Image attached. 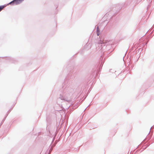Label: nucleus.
Returning a JSON list of instances; mask_svg holds the SVG:
<instances>
[{"mask_svg": "<svg viewBox=\"0 0 154 154\" xmlns=\"http://www.w3.org/2000/svg\"><path fill=\"white\" fill-rule=\"evenodd\" d=\"M72 90V89L68 84L65 83L63 84L59 96L57 99V103H59L60 100L67 102L69 101L70 100L68 97Z\"/></svg>", "mask_w": 154, "mask_h": 154, "instance_id": "1", "label": "nucleus"}, {"mask_svg": "<svg viewBox=\"0 0 154 154\" xmlns=\"http://www.w3.org/2000/svg\"><path fill=\"white\" fill-rule=\"evenodd\" d=\"M106 45V43L104 42L103 41L100 40L96 44V48L97 50H100L104 46H105Z\"/></svg>", "mask_w": 154, "mask_h": 154, "instance_id": "2", "label": "nucleus"}, {"mask_svg": "<svg viewBox=\"0 0 154 154\" xmlns=\"http://www.w3.org/2000/svg\"><path fill=\"white\" fill-rule=\"evenodd\" d=\"M15 4L16 5H18L16 0H13L10 2L8 3L6 5H7V6L9 5H14Z\"/></svg>", "mask_w": 154, "mask_h": 154, "instance_id": "3", "label": "nucleus"}, {"mask_svg": "<svg viewBox=\"0 0 154 154\" xmlns=\"http://www.w3.org/2000/svg\"><path fill=\"white\" fill-rule=\"evenodd\" d=\"M97 36H99L100 34V30L99 27L97 26Z\"/></svg>", "mask_w": 154, "mask_h": 154, "instance_id": "4", "label": "nucleus"}, {"mask_svg": "<svg viewBox=\"0 0 154 154\" xmlns=\"http://www.w3.org/2000/svg\"><path fill=\"white\" fill-rule=\"evenodd\" d=\"M111 12H112L111 11L110 12H109L108 13L106 14H105L104 17H106L108 16V15H109V18H112V16L110 14L111 13Z\"/></svg>", "mask_w": 154, "mask_h": 154, "instance_id": "5", "label": "nucleus"}, {"mask_svg": "<svg viewBox=\"0 0 154 154\" xmlns=\"http://www.w3.org/2000/svg\"><path fill=\"white\" fill-rule=\"evenodd\" d=\"M7 5H2L0 6V12Z\"/></svg>", "mask_w": 154, "mask_h": 154, "instance_id": "6", "label": "nucleus"}, {"mask_svg": "<svg viewBox=\"0 0 154 154\" xmlns=\"http://www.w3.org/2000/svg\"><path fill=\"white\" fill-rule=\"evenodd\" d=\"M124 5H123V4H121V5H117V7H118L120 5V6L119 7V9H120L122 8L124 6Z\"/></svg>", "mask_w": 154, "mask_h": 154, "instance_id": "7", "label": "nucleus"}, {"mask_svg": "<svg viewBox=\"0 0 154 154\" xmlns=\"http://www.w3.org/2000/svg\"><path fill=\"white\" fill-rule=\"evenodd\" d=\"M8 60H9L10 61H11L12 63H14V62L13 61L14 59L13 58L11 57H8Z\"/></svg>", "mask_w": 154, "mask_h": 154, "instance_id": "8", "label": "nucleus"}, {"mask_svg": "<svg viewBox=\"0 0 154 154\" xmlns=\"http://www.w3.org/2000/svg\"><path fill=\"white\" fill-rule=\"evenodd\" d=\"M132 1V0H128V1H127L126 3H125V5H128V4H129L128 3H129V4H130Z\"/></svg>", "mask_w": 154, "mask_h": 154, "instance_id": "9", "label": "nucleus"}, {"mask_svg": "<svg viewBox=\"0 0 154 154\" xmlns=\"http://www.w3.org/2000/svg\"><path fill=\"white\" fill-rule=\"evenodd\" d=\"M18 5H19L24 0H16Z\"/></svg>", "mask_w": 154, "mask_h": 154, "instance_id": "10", "label": "nucleus"}, {"mask_svg": "<svg viewBox=\"0 0 154 154\" xmlns=\"http://www.w3.org/2000/svg\"><path fill=\"white\" fill-rule=\"evenodd\" d=\"M53 146H51L49 150V154H50V153H51V152L52 151L53 149Z\"/></svg>", "mask_w": 154, "mask_h": 154, "instance_id": "11", "label": "nucleus"}, {"mask_svg": "<svg viewBox=\"0 0 154 154\" xmlns=\"http://www.w3.org/2000/svg\"><path fill=\"white\" fill-rule=\"evenodd\" d=\"M8 116V114H7L6 115L5 117L3 119V120L2 121V123L5 119L6 117L7 116Z\"/></svg>", "mask_w": 154, "mask_h": 154, "instance_id": "12", "label": "nucleus"}, {"mask_svg": "<svg viewBox=\"0 0 154 154\" xmlns=\"http://www.w3.org/2000/svg\"><path fill=\"white\" fill-rule=\"evenodd\" d=\"M103 65V64H102V62L101 63V64L100 65V67L99 72L100 71V69H102V67Z\"/></svg>", "mask_w": 154, "mask_h": 154, "instance_id": "13", "label": "nucleus"}, {"mask_svg": "<svg viewBox=\"0 0 154 154\" xmlns=\"http://www.w3.org/2000/svg\"><path fill=\"white\" fill-rule=\"evenodd\" d=\"M149 144H147L146 145H145V147L144 148L145 149H146V148H147L148 146H149Z\"/></svg>", "mask_w": 154, "mask_h": 154, "instance_id": "14", "label": "nucleus"}, {"mask_svg": "<svg viewBox=\"0 0 154 154\" xmlns=\"http://www.w3.org/2000/svg\"><path fill=\"white\" fill-rule=\"evenodd\" d=\"M118 12H119V11H116V13L113 15H116V13L117 14V13H118Z\"/></svg>", "mask_w": 154, "mask_h": 154, "instance_id": "15", "label": "nucleus"}, {"mask_svg": "<svg viewBox=\"0 0 154 154\" xmlns=\"http://www.w3.org/2000/svg\"><path fill=\"white\" fill-rule=\"evenodd\" d=\"M10 110H9L8 112H7V113H7V114H8L9 113V112H10Z\"/></svg>", "mask_w": 154, "mask_h": 154, "instance_id": "16", "label": "nucleus"}, {"mask_svg": "<svg viewBox=\"0 0 154 154\" xmlns=\"http://www.w3.org/2000/svg\"><path fill=\"white\" fill-rule=\"evenodd\" d=\"M41 132H38V135H40L41 134Z\"/></svg>", "mask_w": 154, "mask_h": 154, "instance_id": "17", "label": "nucleus"}, {"mask_svg": "<svg viewBox=\"0 0 154 154\" xmlns=\"http://www.w3.org/2000/svg\"><path fill=\"white\" fill-rule=\"evenodd\" d=\"M147 42H146V43L145 45H146V44H147Z\"/></svg>", "mask_w": 154, "mask_h": 154, "instance_id": "18", "label": "nucleus"}, {"mask_svg": "<svg viewBox=\"0 0 154 154\" xmlns=\"http://www.w3.org/2000/svg\"><path fill=\"white\" fill-rule=\"evenodd\" d=\"M2 124V123H1V124H0V125H1Z\"/></svg>", "mask_w": 154, "mask_h": 154, "instance_id": "19", "label": "nucleus"}, {"mask_svg": "<svg viewBox=\"0 0 154 154\" xmlns=\"http://www.w3.org/2000/svg\"><path fill=\"white\" fill-rule=\"evenodd\" d=\"M148 8H149V6L147 7V9Z\"/></svg>", "mask_w": 154, "mask_h": 154, "instance_id": "20", "label": "nucleus"}, {"mask_svg": "<svg viewBox=\"0 0 154 154\" xmlns=\"http://www.w3.org/2000/svg\"><path fill=\"white\" fill-rule=\"evenodd\" d=\"M102 57V56H100V57Z\"/></svg>", "mask_w": 154, "mask_h": 154, "instance_id": "21", "label": "nucleus"}, {"mask_svg": "<svg viewBox=\"0 0 154 154\" xmlns=\"http://www.w3.org/2000/svg\"><path fill=\"white\" fill-rule=\"evenodd\" d=\"M152 127H151V128L150 129H151V128H152Z\"/></svg>", "mask_w": 154, "mask_h": 154, "instance_id": "22", "label": "nucleus"}, {"mask_svg": "<svg viewBox=\"0 0 154 154\" xmlns=\"http://www.w3.org/2000/svg\"><path fill=\"white\" fill-rule=\"evenodd\" d=\"M46 154H47V152H46Z\"/></svg>", "mask_w": 154, "mask_h": 154, "instance_id": "23", "label": "nucleus"}, {"mask_svg": "<svg viewBox=\"0 0 154 154\" xmlns=\"http://www.w3.org/2000/svg\"><path fill=\"white\" fill-rule=\"evenodd\" d=\"M48 120H49V119H48Z\"/></svg>", "mask_w": 154, "mask_h": 154, "instance_id": "24", "label": "nucleus"}]
</instances>
